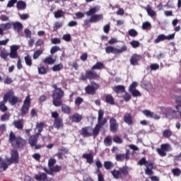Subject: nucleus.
Listing matches in <instances>:
<instances>
[{
	"mask_svg": "<svg viewBox=\"0 0 181 181\" xmlns=\"http://www.w3.org/2000/svg\"><path fill=\"white\" fill-rule=\"evenodd\" d=\"M98 11H100V6H96L90 7L89 11L86 12L87 16H90V23H95L102 21V19H104L103 14H94L96 13V12H98Z\"/></svg>",
	"mask_w": 181,
	"mask_h": 181,
	"instance_id": "nucleus-1",
	"label": "nucleus"
},
{
	"mask_svg": "<svg viewBox=\"0 0 181 181\" xmlns=\"http://www.w3.org/2000/svg\"><path fill=\"white\" fill-rule=\"evenodd\" d=\"M9 142L14 148H22L26 144V141L21 136H16L13 132H11L9 134Z\"/></svg>",
	"mask_w": 181,
	"mask_h": 181,
	"instance_id": "nucleus-2",
	"label": "nucleus"
},
{
	"mask_svg": "<svg viewBox=\"0 0 181 181\" xmlns=\"http://www.w3.org/2000/svg\"><path fill=\"white\" fill-rule=\"evenodd\" d=\"M104 117V111L103 110H98V124L95 125V128L93 129L92 135H98L100 134V129L104 124L107 122V119L103 117Z\"/></svg>",
	"mask_w": 181,
	"mask_h": 181,
	"instance_id": "nucleus-3",
	"label": "nucleus"
},
{
	"mask_svg": "<svg viewBox=\"0 0 181 181\" xmlns=\"http://www.w3.org/2000/svg\"><path fill=\"white\" fill-rule=\"evenodd\" d=\"M64 95V92L62 89H57L52 95V103L54 107H60L62 105V98Z\"/></svg>",
	"mask_w": 181,
	"mask_h": 181,
	"instance_id": "nucleus-4",
	"label": "nucleus"
},
{
	"mask_svg": "<svg viewBox=\"0 0 181 181\" xmlns=\"http://www.w3.org/2000/svg\"><path fill=\"white\" fill-rule=\"evenodd\" d=\"M160 115H163V118H169L170 119H172V118H175L176 117V114H177V112L176 110L170 108V107H160Z\"/></svg>",
	"mask_w": 181,
	"mask_h": 181,
	"instance_id": "nucleus-5",
	"label": "nucleus"
},
{
	"mask_svg": "<svg viewBox=\"0 0 181 181\" xmlns=\"http://www.w3.org/2000/svg\"><path fill=\"white\" fill-rule=\"evenodd\" d=\"M139 165H144L146 166V174L148 175L151 176L152 175V169H153V164L149 161H146V159L145 158H142L139 161Z\"/></svg>",
	"mask_w": 181,
	"mask_h": 181,
	"instance_id": "nucleus-6",
	"label": "nucleus"
},
{
	"mask_svg": "<svg viewBox=\"0 0 181 181\" xmlns=\"http://www.w3.org/2000/svg\"><path fill=\"white\" fill-rule=\"evenodd\" d=\"M14 94H15V93H13V90H8L4 95V101H8H8L11 104V105H15V104H16V103H18V98L14 96Z\"/></svg>",
	"mask_w": 181,
	"mask_h": 181,
	"instance_id": "nucleus-7",
	"label": "nucleus"
},
{
	"mask_svg": "<svg viewBox=\"0 0 181 181\" xmlns=\"http://www.w3.org/2000/svg\"><path fill=\"white\" fill-rule=\"evenodd\" d=\"M105 52L108 54H110V53H112L113 54H117L118 53H124V52H127V46L124 45L121 48H117L112 46H107L105 48Z\"/></svg>",
	"mask_w": 181,
	"mask_h": 181,
	"instance_id": "nucleus-8",
	"label": "nucleus"
},
{
	"mask_svg": "<svg viewBox=\"0 0 181 181\" xmlns=\"http://www.w3.org/2000/svg\"><path fill=\"white\" fill-rule=\"evenodd\" d=\"M111 173L115 179H120L122 176L128 175V170L125 168H119V170H114Z\"/></svg>",
	"mask_w": 181,
	"mask_h": 181,
	"instance_id": "nucleus-9",
	"label": "nucleus"
},
{
	"mask_svg": "<svg viewBox=\"0 0 181 181\" xmlns=\"http://www.w3.org/2000/svg\"><path fill=\"white\" fill-rule=\"evenodd\" d=\"M6 162L8 165H12V163H18L19 162V153L17 150L11 151V156L10 158H6Z\"/></svg>",
	"mask_w": 181,
	"mask_h": 181,
	"instance_id": "nucleus-10",
	"label": "nucleus"
},
{
	"mask_svg": "<svg viewBox=\"0 0 181 181\" xmlns=\"http://www.w3.org/2000/svg\"><path fill=\"white\" fill-rule=\"evenodd\" d=\"M37 138H39V136L37 135H31L28 139V144L32 147H35V149H40L42 148V145L37 144Z\"/></svg>",
	"mask_w": 181,
	"mask_h": 181,
	"instance_id": "nucleus-11",
	"label": "nucleus"
},
{
	"mask_svg": "<svg viewBox=\"0 0 181 181\" xmlns=\"http://www.w3.org/2000/svg\"><path fill=\"white\" fill-rule=\"evenodd\" d=\"M172 151V146L169 144H163L160 146V148L159 149V155L163 158L166 156V152H170Z\"/></svg>",
	"mask_w": 181,
	"mask_h": 181,
	"instance_id": "nucleus-12",
	"label": "nucleus"
},
{
	"mask_svg": "<svg viewBox=\"0 0 181 181\" xmlns=\"http://www.w3.org/2000/svg\"><path fill=\"white\" fill-rule=\"evenodd\" d=\"M100 86L98 84L95 83V82H92L90 85L86 87V93L87 94H90L94 95L95 94V90H97Z\"/></svg>",
	"mask_w": 181,
	"mask_h": 181,
	"instance_id": "nucleus-13",
	"label": "nucleus"
},
{
	"mask_svg": "<svg viewBox=\"0 0 181 181\" xmlns=\"http://www.w3.org/2000/svg\"><path fill=\"white\" fill-rule=\"evenodd\" d=\"M83 119V116L78 115V113L74 114L72 116H70L67 119L68 124H71L72 122L78 123Z\"/></svg>",
	"mask_w": 181,
	"mask_h": 181,
	"instance_id": "nucleus-14",
	"label": "nucleus"
},
{
	"mask_svg": "<svg viewBox=\"0 0 181 181\" xmlns=\"http://www.w3.org/2000/svg\"><path fill=\"white\" fill-rule=\"evenodd\" d=\"M21 47L19 45H13L10 47V53H8L11 59H16L18 57V49Z\"/></svg>",
	"mask_w": 181,
	"mask_h": 181,
	"instance_id": "nucleus-15",
	"label": "nucleus"
},
{
	"mask_svg": "<svg viewBox=\"0 0 181 181\" xmlns=\"http://www.w3.org/2000/svg\"><path fill=\"white\" fill-rule=\"evenodd\" d=\"M30 107V97L27 96L24 100L23 107H21V112L23 114H26L29 111Z\"/></svg>",
	"mask_w": 181,
	"mask_h": 181,
	"instance_id": "nucleus-16",
	"label": "nucleus"
},
{
	"mask_svg": "<svg viewBox=\"0 0 181 181\" xmlns=\"http://www.w3.org/2000/svg\"><path fill=\"white\" fill-rule=\"evenodd\" d=\"M118 122H117V119H115V118L112 117L110 119V131L111 132H112L113 134H115V132H117V131H118Z\"/></svg>",
	"mask_w": 181,
	"mask_h": 181,
	"instance_id": "nucleus-17",
	"label": "nucleus"
},
{
	"mask_svg": "<svg viewBox=\"0 0 181 181\" xmlns=\"http://www.w3.org/2000/svg\"><path fill=\"white\" fill-rule=\"evenodd\" d=\"M81 135H83L84 138L93 136V129L90 127L82 128L81 130Z\"/></svg>",
	"mask_w": 181,
	"mask_h": 181,
	"instance_id": "nucleus-18",
	"label": "nucleus"
},
{
	"mask_svg": "<svg viewBox=\"0 0 181 181\" xmlns=\"http://www.w3.org/2000/svg\"><path fill=\"white\" fill-rule=\"evenodd\" d=\"M142 60V56L136 54H134L130 58L131 66H138V62Z\"/></svg>",
	"mask_w": 181,
	"mask_h": 181,
	"instance_id": "nucleus-19",
	"label": "nucleus"
},
{
	"mask_svg": "<svg viewBox=\"0 0 181 181\" xmlns=\"http://www.w3.org/2000/svg\"><path fill=\"white\" fill-rule=\"evenodd\" d=\"M131 156V153L129 150L126 151V154H117L115 157L116 160L118 162H122L124 159H127V160L129 159V156Z\"/></svg>",
	"mask_w": 181,
	"mask_h": 181,
	"instance_id": "nucleus-20",
	"label": "nucleus"
},
{
	"mask_svg": "<svg viewBox=\"0 0 181 181\" xmlns=\"http://www.w3.org/2000/svg\"><path fill=\"white\" fill-rule=\"evenodd\" d=\"M12 26H13V22L0 24L1 36L4 35V30H9L12 29Z\"/></svg>",
	"mask_w": 181,
	"mask_h": 181,
	"instance_id": "nucleus-21",
	"label": "nucleus"
},
{
	"mask_svg": "<svg viewBox=\"0 0 181 181\" xmlns=\"http://www.w3.org/2000/svg\"><path fill=\"white\" fill-rule=\"evenodd\" d=\"M143 114L147 118H153L154 119H158V118H159L158 115L154 114L153 112H151V110H143Z\"/></svg>",
	"mask_w": 181,
	"mask_h": 181,
	"instance_id": "nucleus-22",
	"label": "nucleus"
},
{
	"mask_svg": "<svg viewBox=\"0 0 181 181\" xmlns=\"http://www.w3.org/2000/svg\"><path fill=\"white\" fill-rule=\"evenodd\" d=\"M66 153H69V148L66 147H62L58 150L57 156L58 159H63V155H66Z\"/></svg>",
	"mask_w": 181,
	"mask_h": 181,
	"instance_id": "nucleus-23",
	"label": "nucleus"
},
{
	"mask_svg": "<svg viewBox=\"0 0 181 181\" xmlns=\"http://www.w3.org/2000/svg\"><path fill=\"white\" fill-rule=\"evenodd\" d=\"M44 170L48 173V175H52V172H60V170H62V167L59 165H53L49 168L50 171L47 170L46 168H45Z\"/></svg>",
	"mask_w": 181,
	"mask_h": 181,
	"instance_id": "nucleus-24",
	"label": "nucleus"
},
{
	"mask_svg": "<svg viewBox=\"0 0 181 181\" xmlns=\"http://www.w3.org/2000/svg\"><path fill=\"white\" fill-rule=\"evenodd\" d=\"M43 128H45V124L44 123H37L36 124V128H35V135H37V136H39V135H40L42 131H43Z\"/></svg>",
	"mask_w": 181,
	"mask_h": 181,
	"instance_id": "nucleus-25",
	"label": "nucleus"
},
{
	"mask_svg": "<svg viewBox=\"0 0 181 181\" xmlns=\"http://www.w3.org/2000/svg\"><path fill=\"white\" fill-rule=\"evenodd\" d=\"M82 158H83V159H86L87 163H89L90 165L94 162V157H93L91 153H84L83 154Z\"/></svg>",
	"mask_w": 181,
	"mask_h": 181,
	"instance_id": "nucleus-26",
	"label": "nucleus"
},
{
	"mask_svg": "<svg viewBox=\"0 0 181 181\" xmlns=\"http://www.w3.org/2000/svg\"><path fill=\"white\" fill-rule=\"evenodd\" d=\"M86 78H89L90 80H91L93 78H97V77H98V74L92 71H87L86 72Z\"/></svg>",
	"mask_w": 181,
	"mask_h": 181,
	"instance_id": "nucleus-27",
	"label": "nucleus"
},
{
	"mask_svg": "<svg viewBox=\"0 0 181 181\" xmlns=\"http://www.w3.org/2000/svg\"><path fill=\"white\" fill-rule=\"evenodd\" d=\"M8 162L6 161V159L5 160H3L2 158H1L0 162V172H4L8 169Z\"/></svg>",
	"mask_w": 181,
	"mask_h": 181,
	"instance_id": "nucleus-28",
	"label": "nucleus"
},
{
	"mask_svg": "<svg viewBox=\"0 0 181 181\" xmlns=\"http://www.w3.org/2000/svg\"><path fill=\"white\" fill-rule=\"evenodd\" d=\"M54 127L57 128V129L63 128V119L62 118L56 119L54 122Z\"/></svg>",
	"mask_w": 181,
	"mask_h": 181,
	"instance_id": "nucleus-29",
	"label": "nucleus"
},
{
	"mask_svg": "<svg viewBox=\"0 0 181 181\" xmlns=\"http://www.w3.org/2000/svg\"><path fill=\"white\" fill-rule=\"evenodd\" d=\"M13 125H14L15 128H17V129H23V124H22V119L14 120Z\"/></svg>",
	"mask_w": 181,
	"mask_h": 181,
	"instance_id": "nucleus-30",
	"label": "nucleus"
},
{
	"mask_svg": "<svg viewBox=\"0 0 181 181\" xmlns=\"http://www.w3.org/2000/svg\"><path fill=\"white\" fill-rule=\"evenodd\" d=\"M124 121L126 124H128V125H132V117L129 113H127L124 115Z\"/></svg>",
	"mask_w": 181,
	"mask_h": 181,
	"instance_id": "nucleus-31",
	"label": "nucleus"
},
{
	"mask_svg": "<svg viewBox=\"0 0 181 181\" xmlns=\"http://www.w3.org/2000/svg\"><path fill=\"white\" fill-rule=\"evenodd\" d=\"M148 15L149 16H151V18H153L154 16H156V13L155 12V11H153L152 9V7H151V6H147L146 8H145Z\"/></svg>",
	"mask_w": 181,
	"mask_h": 181,
	"instance_id": "nucleus-32",
	"label": "nucleus"
},
{
	"mask_svg": "<svg viewBox=\"0 0 181 181\" xmlns=\"http://www.w3.org/2000/svg\"><path fill=\"white\" fill-rule=\"evenodd\" d=\"M43 63L45 64H54V63H56V59H53V57L49 56L43 60Z\"/></svg>",
	"mask_w": 181,
	"mask_h": 181,
	"instance_id": "nucleus-33",
	"label": "nucleus"
},
{
	"mask_svg": "<svg viewBox=\"0 0 181 181\" xmlns=\"http://www.w3.org/2000/svg\"><path fill=\"white\" fill-rule=\"evenodd\" d=\"M13 26L16 32H18V33H19L22 28H23V25H22V23L19 22L13 23Z\"/></svg>",
	"mask_w": 181,
	"mask_h": 181,
	"instance_id": "nucleus-34",
	"label": "nucleus"
},
{
	"mask_svg": "<svg viewBox=\"0 0 181 181\" xmlns=\"http://www.w3.org/2000/svg\"><path fill=\"white\" fill-rule=\"evenodd\" d=\"M105 102L107 104H110V105H114V104H115L114 102V98L111 95H106Z\"/></svg>",
	"mask_w": 181,
	"mask_h": 181,
	"instance_id": "nucleus-35",
	"label": "nucleus"
},
{
	"mask_svg": "<svg viewBox=\"0 0 181 181\" xmlns=\"http://www.w3.org/2000/svg\"><path fill=\"white\" fill-rule=\"evenodd\" d=\"M17 9H20L23 11V9H26V3L23 1H19L17 2Z\"/></svg>",
	"mask_w": 181,
	"mask_h": 181,
	"instance_id": "nucleus-36",
	"label": "nucleus"
},
{
	"mask_svg": "<svg viewBox=\"0 0 181 181\" xmlns=\"http://www.w3.org/2000/svg\"><path fill=\"white\" fill-rule=\"evenodd\" d=\"M114 91L117 93H125V86L121 85L117 86L115 87Z\"/></svg>",
	"mask_w": 181,
	"mask_h": 181,
	"instance_id": "nucleus-37",
	"label": "nucleus"
},
{
	"mask_svg": "<svg viewBox=\"0 0 181 181\" xmlns=\"http://www.w3.org/2000/svg\"><path fill=\"white\" fill-rule=\"evenodd\" d=\"M141 28L143 30H151L152 25H151V23H149V21H146L143 23Z\"/></svg>",
	"mask_w": 181,
	"mask_h": 181,
	"instance_id": "nucleus-38",
	"label": "nucleus"
},
{
	"mask_svg": "<svg viewBox=\"0 0 181 181\" xmlns=\"http://www.w3.org/2000/svg\"><path fill=\"white\" fill-rule=\"evenodd\" d=\"M37 180H46L47 179V175L45 173H40L35 176Z\"/></svg>",
	"mask_w": 181,
	"mask_h": 181,
	"instance_id": "nucleus-39",
	"label": "nucleus"
},
{
	"mask_svg": "<svg viewBox=\"0 0 181 181\" xmlns=\"http://www.w3.org/2000/svg\"><path fill=\"white\" fill-rule=\"evenodd\" d=\"M104 68V64L102 62H97L93 67L92 70H101Z\"/></svg>",
	"mask_w": 181,
	"mask_h": 181,
	"instance_id": "nucleus-40",
	"label": "nucleus"
},
{
	"mask_svg": "<svg viewBox=\"0 0 181 181\" xmlns=\"http://www.w3.org/2000/svg\"><path fill=\"white\" fill-rule=\"evenodd\" d=\"M10 118H11V113H6L1 116L0 119L2 122H5L6 121H9Z\"/></svg>",
	"mask_w": 181,
	"mask_h": 181,
	"instance_id": "nucleus-41",
	"label": "nucleus"
},
{
	"mask_svg": "<svg viewBox=\"0 0 181 181\" xmlns=\"http://www.w3.org/2000/svg\"><path fill=\"white\" fill-rule=\"evenodd\" d=\"M5 103H6V101H1L0 102V111H1V112H6V111H8V107L5 105Z\"/></svg>",
	"mask_w": 181,
	"mask_h": 181,
	"instance_id": "nucleus-42",
	"label": "nucleus"
},
{
	"mask_svg": "<svg viewBox=\"0 0 181 181\" xmlns=\"http://www.w3.org/2000/svg\"><path fill=\"white\" fill-rule=\"evenodd\" d=\"M172 132L170 129H165L163 132V136L166 139H169L170 137L172 136Z\"/></svg>",
	"mask_w": 181,
	"mask_h": 181,
	"instance_id": "nucleus-43",
	"label": "nucleus"
},
{
	"mask_svg": "<svg viewBox=\"0 0 181 181\" xmlns=\"http://www.w3.org/2000/svg\"><path fill=\"white\" fill-rule=\"evenodd\" d=\"M104 167L107 170H110V169H112V168H114V163H112V162H111V161H105Z\"/></svg>",
	"mask_w": 181,
	"mask_h": 181,
	"instance_id": "nucleus-44",
	"label": "nucleus"
},
{
	"mask_svg": "<svg viewBox=\"0 0 181 181\" xmlns=\"http://www.w3.org/2000/svg\"><path fill=\"white\" fill-rule=\"evenodd\" d=\"M24 60H25V64L27 66H28L29 67H30V66H32V58L30 57V56L27 54V56H25L24 57Z\"/></svg>",
	"mask_w": 181,
	"mask_h": 181,
	"instance_id": "nucleus-45",
	"label": "nucleus"
},
{
	"mask_svg": "<svg viewBox=\"0 0 181 181\" xmlns=\"http://www.w3.org/2000/svg\"><path fill=\"white\" fill-rule=\"evenodd\" d=\"M8 56H9V53L6 49L0 52V57L4 59V60H6V57H8Z\"/></svg>",
	"mask_w": 181,
	"mask_h": 181,
	"instance_id": "nucleus-46",
	"label": "nucleus"
},
{
	"mask_svg": "<svg viewBox=\"0 0 181 181\" xmlns=\"http://www.w3.org/2000/svg\"><path fill=\"white\" fill-rule=\"evenodd\" d=\"M63 69V64H58L52 67V71H60Z\"/></svg>",
	"mask_w": 181,
	"mask_h": 181,
	"instance_id": "nucleus-47",
	"label": "nucleus"
},
{
	"mask_svg": "<svg viewBox=\"0 0 181 181\" xmlns=\"http://www.w3.org/2000/svg\"><path fill=\"white\" fill-rule=\"evenodd\" d=\"M104 144L105 146H111L112 144V140L110 136H107L104 140Z\"/></svg>",
	"mask_w": 181,
	"mask_h": 181,
	"instance_id": "nucleus-48",
	"label": "nucleus"
},
{
	"mask_svg": "<svg viewBox=\"0 0 181 181\" xmlns=\"http://www.w3.org/2000/svg\"><path fill=\"white\" fill-rule=\"evenodd\" d=\"M62 111L64 114H69L70 112V107L67 106L66 105H62Z\"/></svg>",
	"mask_w": 181,
	"mask_h": 181,
	"instance_id": "nucleus-49",
	"label": "nucleus"
},
{
	"mask_svg": "<svg viewBox=\"0 0 181 181\" xmlns=\"http://www.w3.org/2000/svg\"><path fill=\"white\" fill-rule=\"evenodd\" d=\"M64 16V11L62 10H59L54 13V18L57 19L59 18H62Z\"/></svg>",
	"mask_w": 181,
	"mask_h": 181,
	"instance_id": "nucleus-50",
	"label": "nucleus"
},
{
	"mask_svg": "<svg viewBox=\"0 0 181 181\" xmlns=\"http://www.w3.org/2000/svg\"><path fill=\"white\" fill-rule=\"evenodd\" d=\"M128 34L132 37H135L138 36V32L135 29H130L128 31Z\"/></svg>",
	"mask_w": 181,
	"mask_h": 181,
	"instance_id": "nucleus-51",
	"label": "nucleus"
},
{
	"mask_svg": "<svg viewBox=\"0 0 181 181\" xmlns=\"http://www.w3.org/2000/svg\"><path fill=\"white\" fill-rule=\"evenodd\" d=\"M42 53H43V51L40 49L35 51L33 54L34 60H36L37 59H38L39 56H40V54H42Z\"/></svg>",
	"mask_w": 181,
	"mask_h": 181,
	"instance_id": "nucleus-52",
	"label": "nucleus"
},
{
	"mask_svg": "<svg viewBox=\"0 0 181 181\" xmlns=\"http://www.w3.org/2000/svg\"><path fill=\"white\" fill-rule=\"evenodd\" d=\"M130 93H132L133 97H141V92H139L136 89H133L132 90H129Z\"/></svg>",
	"mask_w": 181,
	"mask_h": 181,
	"instance_id": "nucleus-53",
	"label": "nucleus"
},
{
	"mask_svg": "<svg viewBox=\"0 0 181 181\" xmlns=\"http://www.w3.org/2000/svg\"><path fill=\"white\" fill-rule=\"evenodd\" d=\"M172 173L174 175V176H180L181 170L180 168H174L172 170Z\"/></svg>",
	"mask_w": 181,
	"mask_h": 181,
	"instance_id": "nucleus-54",
	"label": "nucleus"
},
{
	"mask_svg": "<svg viewBox=\"0 0 181 181\" xmlns=\"http://www.w3.org/2000/svg\"><path fill=\"white\" fill-rule=\"evenodd\" d=\"M4 84H12L13 83V80H12V78L9 76H6L4 80Z\"/></svg>",
	"mask_w": 181,
	"mask_h": 181,
	"instance_id": "nucleus-55",
	"label": "nucleus"
},
{
	"mask_svg": "<svg viewBox=\"0 0 181 181\" xmlns=\"http://www.w3.org/2000/svg\"><path fill=\"white\" fill-rule=\"evenodd\" d=\"M179 104L175 107L177 111L180 114V117H181V97L178 98Z\"/></svg>",
	"mask_w": 181,
	"mask_h": 181,
	"instance_id": "nucleus-56",
	"label": "nucleus"
},
{
	"mask_svg": "<svg viewBox=\"0 0 181 181\" xmlns=\"http://www.w3.org/2000/svg\"><path fill=\"white\" fill-rule=\"evenodd\" d=\"M56 164V159L54 158H50L49 160H48V166L49 168V169L52 167L54 166V165Z\"/></svg>",
	"mask_w": 181,
	"mask_h": 181,
	"instance_id": "nucleus-57",
	"label": "nucleus"
},
{
	"mask_svg": "<svg viewBox=\"0 0 181 181\" xmlns=\"http://www.w3.org/2000/svg\"><path fill=\"white\" fill-rule=\"evenodd\" d=\"M130 45L132 47H134V49H136V47H139L140 43L139 42V41L133 40L130 42Z\"/></svg>",
	"mask_w": 181,
	"mask_h": 181,
	"instance_id": "nucleus-58",
	"label": "nucleus"
},
{
	"mask_svg": "<svg viewBox=\"0 0 181 181\" xmlns=\"http://www.w3.org/2000/svg\"><path fill=\"white\" fill-rule=\"evenodd\" d=\"M38 73L39 74H46V73H47V69L43 66L38 67Z\"/></svg>",
	"mask_w": 181,
	"mask_h": 181,
	"instance_id": "nucleus-59",
	"label": "nucleus"
},
{
	"mask_svg": "<svg viewBox=\"0 0 181 181\" xmlns=\"http://www.w3.org/2000/svg\"><path fill=\"white\" fill-rule=\"evenodd\" d=\"M59 50H60V47L58 46H54L51 48L50 53L51 54H54V53H56V52H59Z\"/></svg>",
	"mask_w": 181,
	"mask_h": 181,
	"instance_id": "nucleus-60",
	"label": "nucleus"
},
{
	"mask_svg": "<svg viewBox=\"0 0 181 181\" xmlns=\"http://www.w3.org/2000/svg\"><path fill=\"white\" fill-rule=\"evenodd\" d=\"M138 86V83L136 82H132V84L129 86V91H132V90H135L136 87Z\"/></svg>",
	"mask_w": 181,
	"mask_h": 181,
	"instance_id": "nucleus-61",
	"label": "nucleus"
},
{
	"mask_svg": "<svg viewBox=\"0 0 181 181\" xmlns=\"http://www.w3.org/2000/svg\"><path fill=\"white\" fill-rule=\"evenodd\" d=\"M63 26V23L62 22H56L54 27V30H57V29H60Z\"/></svg>",
	"mask_w": 181,
	"mask_h": 181,
	"instance_id": "nucleus-62",
	"label": "nucleus"
},
{
	"mask_svg": "<svg viewBox=\"0 0 181 181\" xmlns=\"http://www.w3.org/2000/svg\"><path fill=\"white\" fill-rule=\"evenodd\" d=\"M18 0H10L7 4V8H12L15 4H16Z\"/></svg>",
	"mask_w": 181,
	"mask_h": 181,
	"instance_id": "nucleus-63",
	"label": "nucleus"
},
{
	"mask_svg": "<svg viewBox=\"0 0 181 181\" xmlns=\"http://www.w3.org/2000/svg\"><path fill=\"white\" fill-rule=\"evenodd\" d=\"M81 103H83V98H81L80 97H77L75 100L76 105H80V104H81Z\"/></svg>",
	"mask_w": 181,
	"mask_h": 181,
	"instance_id": "nucleus-64",
	"label": "nucleus"
}]
</instances>
